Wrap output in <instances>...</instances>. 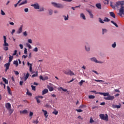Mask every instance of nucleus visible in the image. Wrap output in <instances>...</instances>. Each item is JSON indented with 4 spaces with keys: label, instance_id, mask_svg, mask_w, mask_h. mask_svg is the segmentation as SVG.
Segmentation results:
<instances>
[{
    "label": "nucleus",
    "instance_id": "obj_7",
    "mask_svg": "<svg viewBox=\"0 0 124 124\" xmlns=\"http://www.w3.org/2000/svg\"><path fill=\"white\" fill-rule=\"evenodd\" d=\"M90 61H91V62H96V63H103V62L101 61H98L95 57L90 58Z\"/></svg>",
    "mask_w": 124,
    "mask_h": 124
},
{
    "label": "nucleus",
    "instance_id": "obj_64",
    "mask_svg": "<svg viewBox=\"0 0 124 124\" xmlns=\"http://www.w3.org/2000/svg\"><path fill=\"white\" fill-rule=\"evenodd\" d=\"M25 12H29V9L28 8H25L24 9Z\"/></svg>",
    "mask_w": 124,
    "mask_h": 124
},
{
    "label": "nucleus",
    "instance_id": "obj_17",
    "mask_svg": "<svg viewBox=\"0 0 124 124\" xmlns=\"http://www.w3.org/2000/svg\"><path fill=\"white\" fill-rule=\"evenodd\" d=\"M87 12L89 14V15L90 16V18H92V19H93V15L92 13V11L87 10Z\"/></svg>",
    "mask_w": 124,
    "mask_h": 124
},
{
    "label": "nucleus",
    "instance_id": "obj_20",
    "mask_svg": "<svg viewBox=\"0 0 124 124\" xmlns=\"http://www.w3.org/2000/svg\"><path fill=\"white\" fill-rule=\"evenodd\" d=\"M109 14L111 17H112V18H116V15H115V13H114V12H111L109 13Z\"/></svg>",
    "mask_w": 124,
    "mask_h": 124
},
{
    "label": "nucleus",
    "instance_id": "obj_60",
    "mask_svg": "<svg viewBox=\"0 0 124 124\" xmlns=\"http://www.w3.org/2000/svg\"><path fill=\"white\" fill-rule=\"evenodd\" d=\"M84 107H86V106L85 105H81L79 106V108H84Z\"/></svg>",
    "mask_w": 124,
    "mask_h": 124
},
{
    "label": "nucleus",
    "instance_id": "obj_8",
    "mask_svg": "<svg viewBox=\"0 0 124 124\" xmlns=\"http://www.w3.org/2000/svg\"><path fill=\"white\" fill-rule=\"evenodd\" d=\"M31 6H33V7L35 9H39V4L37 3L34 4H31Z\"/></svg>",
    "mask_w": 124,
    "mask_h": 124
},
{
    "label": "nucleus",
    "instance_id": "obj_44",
    "mask_svg": "<svg viewBox=\"0 0 124 124\" xmlns=\"http://www.w3.org/2000/svg\"><path fill=\"white\" fill-rule=\"evenodd\" d=\"M76 111H77V112H78V113H81V112H83V110L81 109H76Z\"/></svg>",
    "mask_w": 124,
    "mask_h": 124
},
{
    "label": "nucleus",
    "instance_id": "obj_1",
    "mask_svg": "<svg viewBox=\"0 0 124 124\" xmlns=\"http://www.w3.org/2000/svg\"><path fill=\"white\" fill-rule=\"evenodd\" d=\"M110 6L113 9H115L116 7V8H120L119 15L120 16H122L123 14L124 15V1H118L114 4L112 2H110Z\"/></svg>",
    "mask_w": 124,
    "mask_h": 124
},
{
    "label": "nucleus",
    "instance_id": "obj_58",
    "mask_svg": "<svg viewBox=\"0 0 124 124\" xmlns=\"http://www.w3.org/2000/svg\"><path fill=\"white\" fill-rule=\"evenodd\" d=\"M27 94L28 95H30V96H31L32 95V94H31V92H27Z\"/></svg>",
    "mask_w": 124,
    "mask_h": 124
},
{
    "label": "nucleus",
    "instance_id": "obj_23",
    "mask_svg": "<svg viewBox=\"0 0 124 124\" xmlns=\"http://www.w3.org/2000/svg\"><path fill=\"white\" fill-rule=\"evenodd\" d=\"M47 88L48 89L49 92H53L54 91V88L52 86H48Z\"/></svg>",
    "mask_w": 124,
    "mask_h": 124
},
{
    "label": "nucleus",
    "instance_id": "obj_6",
    "mask_svg": "<svg viewBox=\"0 0 124 124\" xmlns=\"http://www.w3.org/2000/svg\"><path fill=\"white\" fill-rule=\"evenodd\" d=\"M64 74H66V75H70V76H73L75 75V74H74V73H73V72H72L70 70H66L65 71H64Z\"/></svg>",
    "mask_w": 124,
    "mask_h": 124
},
{
    "label": "nucleus",
    "instance_id": "obj_55",
    "mask_svg": "<svg viewBox=\"0 0 124 124\" xmlns=\"http://www.w3.org/2000/svg\"><path fill=\"white\" fill-rule=\"evenodd\" d=\"M28 42L29 43H30L31 44V43H32V40H31V39H28Z\"/></svg>",
    "mask_w": 124,
    "mask_h": 124
},
{
    "label": "nucleus",
    "instance_id": "obj_56",
    "mask_svg": "<svg viewBox=\"0 0 124 124\" xmlns=\"http://www.w3.org/2000/svg\"><path fill=\"white\" fill-rule=\"evenodd\" d=\"M16 54H17V51L16 50H15L14 53L13 54V55L16 56Z\"/></svg>",
    "mask_w": 124,
    "mask_h": 124
},
{
    "label": "nucleus",
    "instance_id": "obj_29",
    "mask_svg": "<svg viewBox=\"0 0 124 124\" xmlns=\"http://www.w3.org/2000/svg\"><path fill=\"white\" fill-rule=\"evenodd\" d=\"M9 62L10 63V62H12V60H13V56H10L9 57Z\"/></svg>",
    "mask_w": 124,
    "mask_h": 124
},
{
    "label": "nucleus",
    "instance_id": "obj_46",
    "mask_svg": "<svg viewBox=\"0 0 124 124\" xmlns=\"http://www.w3.org/2000/svg\"><path fill=\"white\" fill-rule=\"evenodd\" d=\"M116 46H117V45L116 44V42H114V43L112 45V48H116Z\"/></svg>",
    "mask_w": 124,
    "mask_h": 124
},
{
    "label": "nucleus",
    "instance_id": "obj_10",
    "mask_svg": "<svg viewBox=\"0 0 124 124\" xmlns=\"http://www.w3.org/2000/svg\"><path fill=\"white\" fill-rule=\"evenodd\" d=\"M27 65L30 67L29 70L30 72H32V64L30 63V62H28Z\"/></svg>",
    "mask_w": 124,
    "mask_h": 124
},
{
    "label": "nucleus",
    "instance_id": "obj_18",
    "mask_svg": "<svg viewBox=\"0 0 124 124\" xmlns=\"http://www.w3.org/2000/svg\"><path fill=\"white\" fill-rule=\"evenodd\" d=\"M20 114H28L29 113V111H28V110L27 109H24L22 111H20Z\"/></svg>",
    "mask_w": 124,
    "mask_h": 124
},
{
    "label": "nucleus",
    "instance_id": "obj_51",
    "mask_svg": "<svg viewBox=\"0 0 124 124\" xmlns=\"http://www.w3.org/2000/svg\"><path fill=\"white\" fill-rule=\"evenodd\" d=\"M33 116V112L31 111L30 112L29 117H32Z\"/></svg>",
    "mask_w": 124,
    "mask_h": 124
},
{
    "label": "nucleus",
    "instance_id": "obj_21",
    "mask_svg": "<svg viewBox=\"0 0 124 124\" xmlns=\"http://www.w3.org/2000/svg\"><path fill=\"white\" fill-rule=\"evenodd\" d=\"M7 89L8 93L11 95L12 94V92H11V89H10V87H9V86H7Z\"/></svg>",
    "mask_w": 124,
    "mask_h": 124
},
{
    "label": "nucleus",
    "instance_id": "obj_9",
    "mask_svg": "<svg viewBox=\"0 0 124 124\" xmlns=\"http://www.w3.org/2000/svg\"><path fill=\"white\" fill-rule=\"evenodd\" d=\"M39 78L40 80H42V81H46V80H48V79H49V78L47 76L43 77V76H40Z\"/></svg>",
    "mask_w": 124,
    "mask_h": 124
},
{
    "label": "nucleus",
    "instance_id": "obj_5",
    "mask_svg": "<svg viewBox=\"0 0 124 124\" xmlns=\"http://www.w3.org/2000/svg\"><path fill=\"white\" fill-rule=\"evenodd\" d=\"M51 4L53 5V6L57 7V8H63L64 7L63 5L61 3H57L54 2H52Z\"/></svg>",
    "mask_w": 124,
    "mask_h": 124
},
{
    "label": "nucleus",
    "instance_id": "obj_32",
    "mask_svg": "<svg viewBox=\"0 0 124 124\" xmlns=\"http://www.w3.org/2000/svg\"><path fill=\"white\" fill-rule=\"evenodd\" d=\"M62 17L63 18H64L65 21H66V20H68V15H67V16H63Z\"/></svg>",
    "mask_w": 124,
    "mask_h": 124
},
{
    "label": "nucleus",
    "instance_id": "obj_28",
    "mask_svg": "<svg viewBox=\"0 0 124 124\" xmlns=\"http://www.w3.org/2000/svg\"><path fill=\"white\" fill-rule=\"evenodd\" d=\"M28 1L27 0H25V1L21 2L20 4H19V5H23V4H26V3H27Z\"/></svg>",
    "mask_w": 124,
    "mask_h": 124
},
{
    "label": "nucleus",
    "instance_id": "obj_35",
    "mask_svg": "<svg viewBox=\"0 0 124 124\" xmlns=\"http://www.w3.org/2000/svg\"><path fill=\"white\" fill-rule=\"evenodd\" d=\"M99 22L101 23V24H104V21L101 18H99Z\"/></svg>",
    "mask_w": 124,
    "mask_h": 124
},
{
    "label": "nucleus",
    "instance_id": "obj_25",
    "mask_svg": "<svg viewBox=\"0 0 124 124\" xmlns=\"http://www.w3.org/2000/svg\"><path fill=\"white\" fill-rule=\"evenodd\" d=\"M88 97L89 99H94V98H95V96L91 95H89Z\"/></svg>",
    "mask_w": 124,
    "mask_h": 124
},
{
    "label": "nucleus",
    "instance_id": "obj_61",
    "mask_svg": "<svg viewBox=\"0 0 124 124\" xmlns=\"http://www.w3.org/2000/svg\"><path fill=\"white\" fill-rule=\"evenodd\" d=\"M95 82H104L102 80H96V79H95Z\"/></svg>",
    "mask_w": 124,
    "mask_h": 124
},
{
    "label": "nucleus",
    "instance_id": "obj_47",
    "mask_svg": "<svg viewBox=\"0 0 124 124\" xmlns=\"http://www.w3.org/2000/svg\"><path fill=\"white\" fill-rule=\"evenodd\" d=\"M33 52H38V48L37 47H35L33 49Z\"/></svg>",
    "mask_w": 124,
    "mask_h": 124
},
{
    "label": "nucleus",
    "instance_id": "obj_52",
    "mask_svg": "<svg viewBox=\"0 0 124 124\" xmlns=\"http://www.w3.org/2000/svg\"><path fill=\"white\" fill-rule=\"evenodd\" d=\"M49 15H52V14H53V10H49Z\"/></svg>",
    "mask_w": 124,
    "mask_h": 124
},
{
    "label": "nucleus",
    "instance_id": "obj_11",
    "mask_svg": "<svg viewBox=\"0 0 124 124\" xmlns=\"http://www.w3.org/2000/svg\"><path fill=\"white\" fill-rule=\"evenodd\" d=\"M39 98H43V96H37L35 97V99L37 100V103H40V101L39 100Z\"/></svg>",
    "mask_w": 124,
    "mask_h": 124
},
{
    "label": "nucleus",
    "instance_id": "obj_63",
    "mask_svg": "<svg viewBox=\"0 0 124 124\" xmlns=\"http://www.w3.org/2000/svg\"><path fill=\"white\" fill-rule=\"evenodd\" d=\"M19 47H20V49H23V48H24V46L22 44L19 45Z\"/></svg>",
    "mask_w": 124,
    "mask_h": 124
},
{
    "label": "nucleus",
    "instance_id": "obj_22",
    "mask_svg": "<svg viewBox=\"0 0 124 124\" xmlns=\"http://www.w3.org/2000/svg\"><path fill=\"white\" fill-rule=\"evenodd\" d=\"M2 80H3V82H4L5 84H8V80L6 79V78H2Z\"/></svg>",
    "mask_w": 124,
    "mask_h": 124
},
{
    "label": "nucleus",
    "instance_id": "obj_57",
    "mask_svg": "<svg viewBox=\"0 0 124 124\" xmlns=\"http://www.w3.org/2000/svg\"><path fill=\"white\" fill-rule=\"evenodd\" d=\"M1 15H5V13L2 10H1Z\"/></svg>",
    "mask_w": 124,
    "mask_h": 124
},
{
    "label": "nucleus",
    "instance_id": "obj_30",
    "mask_svg": "<svg viewBox=\"0 0 124 124\" xmlns=\"http://www.w3.org/2000/svg\"><path fill=\"white\" fill-rule=\"evenodd\" d=\"M8 110L9 111V113L10 115H11V114H12V113H13L14 110L11 109V108L10 109H8Z\"/></svg>",
    "mask_w": 124,
    "mask_h": 124
},
{
    "label": "nucleus",
    "instance_id": "obj_43",
    "mask_svg": "<svg viewBox=\"0 0 124 124\" xmlns=\"http://www.w3.org/2000/svg\"><path fill=\"white\" fill-rule=\"evenodd\" d=\"M27 46L29 48V49H31V46L29 43L26 44Z\"/></svg>",
    "mask_w": 124,
    "mask_h": 124
},
{
    "label": "nucleus",
    "instance_id": "obj_62",
    "mask_svg": "<svg viewBox=\"0 0 124 124\" xmlns=\"http://www.w3.org/2000/svg\"><path fill=\"white\" fill-rule=\"evenodd\" d=\"M23 83H24V81H20V82H19V85H20L21 86H23Z\"/></svg>",
    "mask_w": 124,
    "mask_h": 124
},
{
    "label": "nucleus",
    "instance_id": "obj_53",
    "mask_svg": "<svg viewBox=\"0 0 124 124\" xmlns=\"http://www.w3.org/2000/svg\"><path fill=\"white\" fill-rule=\"evenodd\" d=\"M24 54L28 55V50L26 48H25L24 49Z\"/></svg>",
    "mask_w": 124,
    "mask_h": 124
},
{
    "label": "nucleus",
    "instance_id": "obj_26",
    "mask_svg": "<svg viewBox=\"0 0 124 124\" xmlns=\"http://www.w3.org/2000/svg\"><path fill=\"white\" fill-rule=\"evenodd\" d=\"M80 17L81 18H82L83 20H86V16H85V15H84V14H81Z\"/></svg>",
    "mask_w": 124,
    "mask_h": 124
},
{
    "label": "nucleus",
    "instance_id": "obj_38",
    "mask_svg": "<svg viewBox=\"0 0 124 124\" xmlns=\"http://www.w3.org/2000/svg\"><path fill=\"white\" fill-rule=\"evenodd\" d=\"M83 83H85V80H81L79 82V84L80 85V86H82V85H83Z\"/></svg>",
    "mask_w": 124,
    "mask_h": 124
},
{
    "label": "nucleus",
    "instance_id": "obj_36",
    "mask_svg": "<svg viewBox=\"0 0 124 124\" xmlns=\"http://www.w3.org/2000/svg\"><path fill=\"white\" fill-rule=\"evenodd\" d=\"M104 22H110V19L107 17H105L104 18Z\"/></svg>",
    "mask_w": 124,
    "mask_h": 124
},
{
    "label": "nucleus",
    "instance_id": "obj_59",
    "mask_svg": "<svg viewBox=\"0 0 124 124\" xmlns=\"http://www.w3.org/2000/svg\"><path fill=\"white\" fill-rule=\"evenodd\" d=\"M63 1H66L67 2H71V1H72V0H62Z\"/></svg>",
    "mask_w": 124,
    "mask_h": 124
},
{
    "label": "nucleus",
    "instance_id": "obj_37",
    "mask_svg": "<svg viewBox=\"0 0 124 124\" xmlns=\"http://www.w3.org/2000/svg\"><path fill=\"white\" fill-rule=\"evenodd\" d=\"M105 32H107V30L106 29H102V34H104Z\"/></svg>",
    "mask_w": 124,
    "mask_h": 124
},
{
    "label": "nucleus",
    "instance_id": "obj_19",
    "mask_svg": "<svg viewBox=\"0 0 124 124\" xmlns=\"http://www.w3.org/2000/svg\"><path fill=\"white\" fill-rule=\"evenodd\" d=\"M49 91H48V89H45L43 91H42V95H44V94H46V93H47Z\"/></svg>",
    "mask_w": 124,
    "mask_h": 124
},
{
    "label": "nucleus",
    "instance_id": "obj_40",
    "mask_svg": "<svg viewBox=\"0 0 124 124\" xmlns=\"http://www.w3.org/2000/svg\"><path fill=\"white\" fill-rule=\"evenodd\" d=\"M38 123H39V122H38V121L37 120H33L32 121V123L33 124H38Z\"/></svg>",
    "mask_w": 124,
    "mask_h": 124
},
{
    "label": "nucleus",
    "instance_id": "obj_13",
    "mask_svg": "<svg viewBox=\"0 0 124 124\" xmlns=\"http://www.w3.org/2000/svg\"><path fill=\"white\" fill-rule=\"evenodd\" d=\"M5 108L7 110L11 108V104L10 103H6L5 104Z\"/></svg>",
    "mask_w": 124,
    "mask_h": 124
},
{
    "label": "nucleus",
    "instance_id": "obj_42",
    "mask_svg": "<svg viewBox=\"0 0 124 124\" xmlns=\"http://www.w3.org/2000/svg\"><path fill=\"white\" fill-rule=\"evenodd\" d=\"M94 121H93V117L90 118V124H93Z\"/></svg>",
    "mask_w": 124,
    "mask_h": 124
},
{
    "label": "nucleus",
    "instance_id": "obj_4",
    "mask_svg": "<svg viewBox=\"0 0 124 124\" xmlns=\"http://www.w3.org/2000/svg\"><path fill=\"white\" fill-rule=\"evenodd\" d=\"M99 117L101 120H103L104 121H106V122H108V117L107 114H106L105 115L104 114H101L99 115Z\"/></svg>",
    "mask_w": 124,
    "mask_h": 124
},
{
    "label": "nucleus",
    "instance_id": "obj_2",
    "mask_svg": "<svg viewBox=\"0 0 124 124\" xmlns=\"http://www.w3.org/2000/svg\"><path fill=\"white\" fill-rule=\"evenodd\" d=\"M104 96H108V97H104V98L105 100H114L115 99V96L109 95V93H104Z\"/></svg>",
    "mask_w": 124,
    "mask_h": 124
},
{
    "label": "nucleus",
    "instance_id": "obj_49",
    "mask_svg": "<svg viewBox=\"0 0 124 124\" xmlns=\"http://www.w3.org/2000/svg\"><path fill=\"white\" fill-rule=\"evenodd\" d=\"M38 11H39L40 12L44 11V8L43 7H42L39 10H38Z\"/></svg>",
    "mask_w": 124,
    "mask_h": 124
},
{
    "label": "nucleus",
    "instance_id": "obj_48",
    "mask_svg": "<svg viewBox=\"0 0 124 124\" xmlns=\"http://www.w3.org/2000/svg\"><path fill=\"white\" fill-rule=\"evenodd\" d=\"M29 76H30V73H27L26 74V75H25V78H27V79H28V78H29Z\"/></svg>",
    "mask_w": 124,
    "mask_h": 124
},
{
    "label": "nucleus",
    "instance_id": "obj_45",
    "mask_svg": "<svg viewBox=\"0 0 124 124\" xmlns=\"http://www.w3.org/2000/svg\"><path fill=\"white\" fill-rule=\"evenodd\" d=\"M85 49H86V50L87 51H90V46H85Z\"/></svg>",
    "mask_w": 124,
    "mask_h": 124
},
{
    "label": "nucleus",
    "instance_id": "obj_15",
    "mask_svg": "<svg viewBox=\"0 0 124 124\" xmlns=\"http://www.w3.org/2000/svg\"><path fill=\"white\" fill-rule=\"evenodd\" d=\"M121 105H112V108H113L114 109H120V108H121Z\"/></svg>",
    "mask_w": 124,
    "mask_h": 124
},
{
    "label": "nucleus",
    "instance_id": "obj_14",
    "mask_svg": "<svg viewBox=\"0 0 124 124\" xmlns=\"http://www.w3.org/2000/svg\"><path fill=\"white\" fill-rule=\"evenodd\" d=\"M23 31V25H22L19 29L17 30V33L18 34L22 33V32Z\"/></svg>",
    "mask_w": 124,
    "mask_h": 124
},
{
    "label": "nucleus",
    "instance_id": "obj_27",
    "mask_svg": "<svg viewBox=\"0 0 124 124\" xmlns=\"http://www.w3.org/2000/svg\"><path fill=\"white\" fill-rule=\"evenodd\" d=\"M37 76H38V72H36L35 74L32 75L31 77H37Z\"/></svg>",
    "mask_w": 124,
    "mask_h": 124
},
{
    "label": "nucleus",
    "instance_id": "obj_34",
    "mask_svg": "<svg viewBox=\"0 0 124 124\" xmlns=\"http://www.w3.org/2000/svg\"><path fill=\"white\" fill-rule=\"evenodd\" d=\"M52 114H55L56 115H57L58 114H59V111L55 109L54 111L52 112Z\"/></svg>",
    "mask_w": 124,
    "mask_h": 124
},
{
    "label": "nucleus",
    "instance_id": "obj_31",
    "mask_svg": "<svg viewBox=\"0 0 124 124\" xmlns=\"http://www.w3.org/2000/svg\"><path fill=\"white\" fill-rule=\"evenodd\" d=\"M111 23H112V24H113V25H114V26H115V27H116V28L119 27V26H118V24H117V23H115L114 22V21H113V20L111 21Z\"/></svg>",
    "mask_w": 124,
    "mask_h": 124
},
{
    "label": "nucleus",
    "instance_id": "obj_39",
    "mask_svg": "<svg viewBox=\"0 0 124 124\" xmlns=\"http://www.w3.org/2000/svg\"><path fill=\"white\" fill-rule=\"evenodd\" d=\"M59 90H62L63 92H67V89H63L62 87H60Z\"/></svg>",
    "mask_w": 124,
    "mask_h": 124
},
{
    "label": "nucleus",
    "instance_id": "obj_54",
    "mask_svg": "<svg viewBox=\"0 0 124 124\" xmlns=\"http://www.w3.org/2000/svg\"><path fill=\"white\" fill-rule=\"evenodd\" d=\"M15 74L16 75H19V72L17 71H14Z\"/></svg>",
    "mask_w": 124,
    "mask_h": 124
},
{
    "label": "nucleus",
    "instance_id": "obj_16",
    "mask_svg": "<svg viewBox=\"0 0 124 124\" xmlns=\"http://www.w3.org/2000/svg\"><path fill=\"white\" fill-rule=\"evenodd\" d=\"M42 112H43L44 116L46 117V120L47 117H48V112L44 109H42Z\"/></svg>",
    "mask_w": 124,
    "mask_h": 124
},
{
    "label": "nucleus",
    "instance_id": "obj_41",
    "mask_svg": "<svg viewBox=\"0 0 124 124\" xmlns=\"http://www.w3.org/2000/svg\"><path fill=\"white\" fill-rule=\"evenodd\" d=\"M31 88L32 89V91H36V88L35 86H33V85H31Z\"/></svg>",
    "mask_w": 124,
    "mask_h": 124
},
{
    "label": "nucleus",
    "instance_id": "obj_12",
    "mask_svg": "<svg viewBox=\"0 0 124 124\" xmlns=\"http://www.w3.org/2000/svg\"><path fill=\"white\" fill-rule=\"evenodd\" d=\"M4 66L6 68L5 71H7V70H8V69H9V66H10V63H9V62H8V63H6L4 65Z\"/></svg>",
    "mask_w": 124,
    "mask_h": 124
},
{
    "label": "nucleus",
    "instance_id": "obj_50",
    "mask_svg": "<svg viewBox=\"0 0 124 124\" xmlns=\"http://www.w3.org/2000/svg\"><path fill=\"white\" fill-rule=\"evenodd\" d=\"M23 35L24 36H27L28 35V32H27V31H25L23 32Z\"/></svg>",
    "mask_w": 124,
    "mask_h": 124
},
{
    "label": "nucleus",
    "instance_id": "obj_3",
    "mask_svg": "<svg viewBox=\"0 0 124 124\" xmlns=\"http://www.w3.org/2000/svg\"><path fill=\"white\" fill-rule=\"evenodd\" d=\"M3 38H4L3 49L5 51H8V46H9V45L8 44V43H6V36H3Z\"/></svg>",
    "mask_w": 124,
    "mask_h": 124
},
{
    "label": "nucleus",
    "instance_id": "obj_24",
    "mask_svg": "<svg viewBox=\"0 0 124 124\" xmlns=\"http://www.w3.org/2000/svg\"><path fill=\"white\" fill-rule=\"evenodd\" d=\"M96 7L98 9H101V4L100 3H97L96 4Z\"/></svg>",
    "mask_w": 124,
    "mask_h": 124
},
{
    "label": "nucleus",
    "instance_id": "obj_33",
    "mask_svg": "<svg viewBox=\"0 0 124 124\" xmlns=\"http://www.w3.org/2000/svg\"><path fill=\"white\" fill-rule=\"evenodd\" d=\"M14 64H15L16 66H18V65H19V63H18V61H14Z\"/></svg>",
    "mask_w": 124,
    "mask_h": 124
}]
</instances>
